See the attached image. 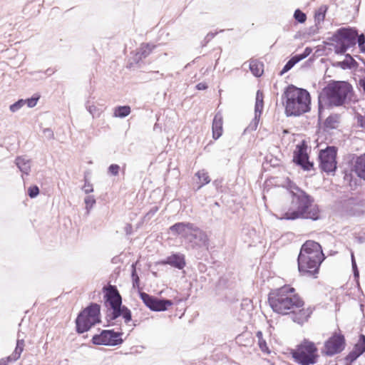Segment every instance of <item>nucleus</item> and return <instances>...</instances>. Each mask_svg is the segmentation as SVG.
<instances>
[{
	"instance_id": "f257e3e1",
	"label": "nucleus",
	"mask_w": 365,
	"mask_h": 365,
	"mask_svg": "<svg viewBox=\"0 0 365 365\" xmlns=\"http://www.w3.org/2000/svg\"><path fill=\"white\" fill-rule=\"evenodd\" d=\"M326 257L319 242L307 240L301 247L297 257L298 271L303 277L317 278L321 264Z\"/></svg>"
},
{
	"instance_id": "f03ea898",
	"label": "nucleus",
	"mask_w": 365,
	"mask_h": 365,
	"mask_svg": "<svg viewBox=\"0 0 365 365\" xmlns=\"http://www.w3.org/2000/svg\"><path fill=\"white\" fill-rule=\"evenodd\" d=\"M354 94L352 86L346 81H331L319 93L318 96V117L322 119L324 107L322 99L327 100V106L339 107L349 104Z\"/></svg>"
},
{
	"instance_id": "7ed1b4c3",
	"label": "nucleus",
	"mask_w": 365,
	"mask_h": 365,
	"mask_svg": "<svg viewBox=\"0 0 365 365\" xmlns=\"http://www.w3.org/2000/svg\"><path fill=\"white\" fill-rule=\"evenodd\" d=\"M314 201V197L305 191H299L292 197L291 207L287 211L282 213L280 219H309L313 221L319 220L321 211L318 205L313 204Z\"/></svg>"
},
{
	"instance_id": "20e7f679",
	"label": "nucleus",
	"mask_w": 365,
	"mask_h": 365,
	"mask_svg": "<svg viewBox=\"0 0 365 365\" xmlns=\"http://www.w3.org/2000/svg\"><path fill=\"white\" fill-rule=\"evenodd\" d=\"M103 304L106 308L104 327L115 325L113 321L121 317L124 322L128 324L132 321V312L125 305L123 304L122 297L115 285L108 284L103 287Z\"/></svg>"
},
{
	"instance_id": "39448f33",
	"label": "nucleus",
	"mask_w": 365,
	"mask_h": 365,
	"mask_svg": "<svg viewBox=\"0 0 365 365\" xmlns=\"http://www.w3.org/2000/svg\"><path fill=\"white\" fill-rule=\"evenodd\" d=\"M268 302L272 311L282 315L289 314L295 308H301L304 302L295 289L289 284L272 289L268 294Z\"/></svg>"
},
{
	"instance_id": "423d86ee",
	"label": "nucleus",
	"mask_w": 365,
	"mask_h": 365,
	"mask_svg": "<svg viewBox=\"0 0 365 365\" xmlns=\"http://www.w3.org/2000/svg\"><path fill=\"white\" fill-rule=\"evenodd\" d=\"M282 99L285 101L283 104L287 117L300 116L311 110V96L304 88L290 84L285 87Z\"/></svg>"
},
{
	"instance_id": "0eeeda50",
	"label": "nucleus",
	"mask_w": 365,
	"mask_h": 365,
	"mask_svg": "<svg viewBox=\"0 0 365 365\" xmlns=\"http://www.w3.org/2000/svg\"><path fill=\"white\" fill-rule=\"evenodd\" d=\"M101 305L91 302L82 309L76 319V331L78 334L88 331L92 327L101 322Z\"/></svg>"
},
{
	"instance_id": "6e6552de",
	"label": "nucleus",
	"mask_w": 365,
	"mask_h": 365,
	"mask_svg": "<svg viewBox=\"0 0 365 365\" xmlns=\"http://www.w3.org/2000/svg\"><path fill=\"white\" fill-rule=\"evenodd\" d=\"M358 30L353 27H341L338 29L328 40L336 44L329 43L334 47V52L338 55L344 54L348 49L356 44Z\"/></svg>"
},
{
	"instance_id": "1a4fd4ad",
	"label": "nucleus",
	"mask_w": 365,
	"mask_h": 365,
	"mask_svg": "<svg viewBox=\"0 0 365 365\" xmlns=\"http://www.w3.org/2000/svg\"><path fill=\"white\" fill-rule=\"evenodd\" d=\"M294 361L299 365H312L317 362L318 349L313 341L304 339L290 352Z\"/></svg>"
},
{
	"instance_id": "9d476101",
	"label": "nucleus",
	"mask_w": 365,
	"mask_h": 365,
	"mask_svg": "<svg viewBox=\"0 0 365 365\" xmlns=\"http://www.w3.org/2000/svg\"><path fill=\"white\" fill-rule=\"evenodd\" d=\"M337 149L335 146H327L319 153V166L322 172L327 174L335 173L336 167Z\"/></svg>"
},
{
	"instance_id": "9b49d317",
	"label": "nucleus",
	"mask_w": 365,
	"mask_h": 365,
	"mask_svg": "<svg viewBox=\"0 0 365 365\" xmlns=\"http://www.w3.org/2000/svg\"><path fill=\"white\" fill-rule=\"evenodd\" d=\"M123 332L115 331L114 329H102L99 334H94L91 342L94 345L115 346L123 343Z\"/></svg>"
},
{
	"instance_id": "f8f14e48",
	"label": "nucleus",
	"mask_w": 365,
	"mask_h": 365,
	"mask_svg": "<svg viewBox=\"0 0 365 365\" xmlns=\"http://www.w3.org/2000/svg\"><path fill=\"white\" fill-rule=\"evenodd\" d=\"M307 150V143L305 140H302L296 145V148L293 152L292 162L303 170L310 171L314 169V163L309 161Z\"/></svg>"
},
{
	"instance_id": "ddd939ff",
	"label": "nucleus",
	"mask_w": 365,
	"mask_h": 365,
	"mask_svg": "<svg viewBox=\"0 0 365 365\" xmlns=\"http://www.w3.org/2000/svg\"><path fill=\"white\" fill-rule=\"evenodd\" d=\"M140 298L144 304L153 312H164L173 304L171 299L159 298L144 292H139Z\"/></svg>"
},
{
	"instance_id": "4468645a",
	"label": "nucleus",
	"mask_w": 365,
	"mask_h": 365,
	"mask_svg": "<svg viewBox=\"0 0 365 365\" xmlns=\"http://www.w3.org/2000/svg\"><path fill=\"white\" fill-rule=\"evenodd\" d=\"M346 346V339L344 334L334 332L324 342V350L322 353L327 356H333L341 353Z\"/></svg>"
},
{
	"instance_id": "2eb2a0df",
	"label": "nucleus",
	"mask_w": 365,
	"mask_h": 365,
	"mask_svg": "<svg viewBox=\"0 0 365 365\" xmlns=\"http://www.w3.org/2000/svg\"><path fill=\"white\" fill-rule=\"evenodd\" d=\"M264 108V94L260 90L256 93L255 105V117L246 128L245 131H254L256 130L259 122L260 116L262 113Z\"/></svg>"
},
{
	"instance_id": "dca6fc26",
	"label": "nucleus",
	"mask_w": 365,
	"mask_h": 365,
	"mask_svg": "<svg viewBox=\"0 0 365 365\" xmlns=\"http://www.w3.org/2000/svg\"><path fill=\"white\" fill-rule=\"evenodd\" d=\"M187 239L199 247H207L209 245V238L207 233L195 224H193L192 228L189 232V238Z\"/></svg>"
},
{
	"instance_id": "f3484780",
	"label": "nucleus",
	"mask_w": 365,
	"mask_h": 365,
	"mask_svg": "<svg viewBox=\"0 0 365 365\" xmlns=\"http://www.w3.org/2000/svg\"><path fill=\"white\" fill-rule=\"evenodd\" d=\"M158 264L163 265L168 264L178 269H182L186 265L185 256L180 252L173 253L165 259L159 262Z\"/></svg>"
},
{
	"instance_id": "a211bd4d",
	"label": "nucleus",
	"mask_w": 365,
	"mask_h": 365,
	"mask_svg": "<svg viewBox=\"0 0 365 365\" xmlns=\"http://www.w3.org/2000/svg\"><path fill=\"white\" fill-rule=\"evenodd\" d=\"M193 223L189 222H176L169 227L173 235H181L185 238H189V232L192 228Z\"/></svg>"
},
{
	"instance_id": "6ab92c4d",
	"label": "nucleus",
	"mask_w": 365,
	"mask_h": 365,
	"mask_svg": "<svg viewBox=\"0 0 365 365\" xmlns=\"http://www.w3.org/2000/svg\"><path fill=\"white\" fill-rule=\"evenodd\" d=\"M299 309V310L298 312H295L294 309L291 310L289 314L294 322L303 324L310 317L313 309L311 307H308L307 309L301 307Z\"/></svg>"
},
{
	"instance_id": "aec40b11",
	"label": "nucleus",
	"mask_w": 365,
	"mask_h": 365,
	"mask_svg": "<svg viewBox=\"0 0 365 365\" xmlns=\"http://www.w3.org/2000/svg\"><path fill=\"white\" fill-rule=\"evenodd\" d=\"M24 339H17L16 341V346L15 348V350L12 353L11 355L4 358L1 359L0 360V365H7L9 362L11 361H16L21 356V354L22 353L24 350Z\"/></svg>"
},
{
	"instance_id": "412c9836",
	"label": "nucleus",
	"mask_w": 365,
	"mask_h": 365,
	"mask_svg": "<svg viewBox=\"0 0 365 365\" xmlns=\"http://www.w3.org/2000/svg\"><path fill=\"white\" fill-rule=\"evenodd\" d=\"M212 138L217 140L222 134V115L217 112L212 120Z\"/></svg>"
},
{
	"instance_id": "4be33fe9",
	"label": "nucleus",
	"mask_w": 365,
	"mask_h": 365,
	"mask_svg": "<svg viewBox=\"0 0 365 365\" xmlns=\"http://www.w3.org/2000/svg\"><path fill=\"white\" fill-rule=\"evenodd\" d=\"M354 170L359 178L365 180V153L357 157Z\"/></svg>"
},
{
	"instance_id": "5701e85b",
	"label": "nucleus",
	"mask_w": 365,
	"mask_h": 365,
	"mask_svg": "<svg viewBox=\"0 0 365 365\" xmlns=\"http://www.w3.org/2000/svg\"><path fill=\"white\" fill-rule=\"evenodd\" d=\"M15 164L22 174L29 175L31 171V160L22 156H18L15 159Z\"/></svg>"
},
{
	"instance_id": "b1692460",
	"label": "nucleus",
	"mask_w": 365,
	"mask_h": 365,
	"mask_svg": "<svg viewBox=\"0 0 365 365\" xmlns=\"http://www.w3.org/2000/svg\"><path fill=\"white\" fill-rule=\"evenodd\" d=\"M340 114L332 113L329 115L324 122V128L326 129H335L339 123Z\"/></svg>"
},
{
	"instance_id": "393cba45",
	"label": "nucleus",
	"mask_w": 365,
	"mask_h": 365,
	"mask_svg": "<svg viewBox=\"0 0 365 365\" xmlns=\"http://www.w3.org/2000/svg\"><path fill=\"white\" fill-rule=\"evenodd\" d=\"M195 176H197L199 180V182H197L198 185L195 189L196 191L199 190L204 185L208 184L211 180L210 176L208 175V173L205 172L204 170L197 171L195 173Z\"/></svg>"
},
{
	"instance_id": "a878e982",
	"label": "nucleus",
	"mask_w": 365,
	"mask_h": 365,
	"mask_svg": "<svg viewBox=\"0 0 365 365\" xmlns=\"http://www.w3.org/2000/svg\"><path fill=\"white\" fill-rule=\"evenodd\" d=\"M263 63L257 60H252L250 63V70L256 77H260L263 73Z\"/></svg>"
},
{
	"instance_id": "bb28decb",
	"label": "nucleus",
	"mask_w": 365,
	"mask_h": 365,
	"mask_svg": "<svg viewBox=\"0 0 365 365\" xmlns=\"http://www.w3.org/2000/svg\"><path fill=\"white\" fill-rule=\"evenodd\" d=\"M131 112L130 106H118L114 108L113 115L116 118H123L128 116Z\"/></svg>"
},
{
	"instance_id": "cd10ccee",
	"label": "nucleus",
	"mask_w": 365,
	"mask_h": 365,
	"mask_svg": "<svg viewBox=\"0 0 365 365\" xmlns=\"http://www.w3.org/2000/svg\"><path fill=\"white\" fill-rule=\"evenodd\" d=\"M301 61L300 57L297 54L292 56L290 59L286 63L281 71L279 75L282 76L289 70H291L297 63Z\"/></svg>"
},
{
	"instance_id": "c85d7f7f",
	"label": "nucleus",
	"mask_w": 365,
	"mask_h": 365,
	"mask_svg": "<svg viewBox=\"0 0 365 365\" xmlns=\"http://www.w3.org/2000/svg\"><path fill=\"white\" fill-rule=\"evenodd\" d=\"M345 59L344 60V70L356 69L359 67L358 62L353 58L350 53H345Z\"/></svg>"
},
{
	"instance_id": "c756f323",
	"label": "nucleus",
	"mask_w": 365,
	"mask_h": 365,
	"mask_svg": "<svg viewBox=\"0 0 365 365\" xmlns=\"http://www.w3.org/2000/svg\"><path fill=\"white\" fill-rule=\"evenodd\" d=\"M131 279L133 288L138 289V292H142L140 287V277L136 271V263H133L131 265Z\"/></svg>"
},
{
	"instance_id": "7c9ffc66",
	"label": "nucleus",
	"mask_w": 365,
	"mask_h": 365,
	"mask_svg": "<svg viewBox=\"0 0 365 365\" xmlns=\"http://www.w3.org/2000/svg\"><path fill=\"white\" fill-rule=\"evenodd\" d=\"M155 47V45L151 44L150 43H143L138 50L139 51L141 56L145 58Z\"/></svg>"
},
{
	"instance_id": "2f4dec72",
	"label": "nucleus",
	"mask_w": 365,
	"mask_h": 365,
	"mask_svg": "<svg viewBox=\"0 0 365 365\" xmlns=\"http://www.w3.org/2000/svg\"><path fill=\"white\" fill-rule=\"evenodd\" d=\"M256 336L258 339V346L260 350L264 353L269 354L270 351L266 341L263 339L262 332L261 331H258L256 333Z\"/></svg>"
},
{
	"instance_id": "473e14b6",
	"label": "nucleus",
	"mask_w": 365,
	"mask_h": 365,
	"mask_svg": "<svg viewBox=\"0 0 365 365\" xmlns=\"http://www.w3.org/2000/svg\"><path fill=\"white\" fill-rule=\"evenodd\" d=\"M360 355L352 349L344 358L345 365H352Z\"/></svg>"
},
{
	"instance_id": "72a5a7b5",
	"label": "nucleus",
	"mask_w": 365,
	"mask_h": 365,
	"mask_svg": "<svg viewBox=\"0 0 365 365\" xmlns=\"http://www.w3.org/2000/svg\"><path fill=\"white\" fill-rule=\"evenodd\" d=\"M327 10V6H321L314 14L315 21L318 23L323 21L325 19Z\"/></svg>"
},
{
	"instance_id": "f704fd0d",
	"label": "nucleus",
	"mask_w": 365,
	"mask_h": 365,
	"mask_svg": "<svg viewBox=\"0 0 365 365\" xmlns=\"http://www.w3.org/2000/svg\"><path fill=\"white\" fill-rule=\"evenodd\" d=\"M84 202L86 204L87 214H89L91 210L96 202V199L93 195H88L84 198Z\"/></svg>"
},
{
	"instance_id": "c9c22d12",
	"label": "nucleus",
	"mask_w": 365,
	"mask_h": 365,
	"mask_svg": "<svg viewBox=\"0 0 365 365\" xmlns=\"http://www.w3.org/2000/svg\"><path fill=\"white\" fill-rule=\"evenodd\" d=\"M294 18L295 21H297L298 23L303 24L307 20V15L299 9H297L295 10L294 13Z\"/></svg>"
},
{
	"instance_id": "e433bc0d",
	"label": "nucleus",
	"mask_w": 365,
	"mask_h": 365,
	"mask_svg": "<svg viewBox=\"0 0 365 365\" xmlns=\"http://www.w3.org/2000/svg\"><path fill=\"white\" fill-rule=\"evenodd\" d=\"M351 267L353 271V275L355 279H358L359 278V271L356 262L354 252L351 253Z\"/></svg>"
},
{
	"instance_id": "4c0bfd02",
	"label": "nucleus",
	"mask_w": 365,
	"mask_h": 365,
	"mask_svg": "<svg viewBox=\"0 0 365 365\" xmlns=\"http://www.w3.org/2000/svg\"><path fill=\"white\" fill-rule=\"evenodd\" d=\"M39 98V95L34 94L31 98L24 100L25 104H26L29 108H34L37 104V102L38 101Z\"/></svg>"
},
{
	"instance_id": "58836bf2",
	"label": "nucleus",
	"mask_w": 365,
	"mask_h": 365,
	"mask_svg": "<svg viewBox=\"0 0 365 365\" xmlns=\"http://www.w3.org/2000/svg\"><path fill=\"white\" fill-rule=\"evenodd\" d=\"M25 105L24 99H19L9 106V109L12 113H15L21 109Z\"/></svg>"
},
{
	"instance_id": "ea45409f",
	"label": "nucleus",
	"mask_w": 365,
	"mask_h": 365,
	"mask_svg": "<svg viewBox=\"0 0 365 365\" xmlns=\"http://www.w3.org/2000/svg\"><path fill=\"white\" fill-rule=\"evenodd\" d=\"M27 192H28V195L31 198H35L36 197H37L38 195V194L40 192V190L37 185H34L30 186L28 188Z\"/></svg>"
},
{
	"instance_id": "a19ab883",
	"label": "nucleus",
	"mask_w": 365,
	"mask_h": 365,
	"mask_svg": "<svg viewBox=\"0 0 365 365\" xmlns=\"http://www.w3.org/2000/svg\"><path fill=\"white\" fill-rule=\"evenodd\" d=\"M120 166L118 164H111L108 168V173L112 176H117L119 174Z\"/></svg>"
},
{
	"instance_id": "79ce46f5",
	"label": "nucleus",
	"mask_w": 365,
	"mask_h": 365,
	"mask_svg": "<svg viewBox=\"0 0 365 365\" xmlns=\"http://www.w3.org/2000/svg\"><path fill=\"white\" fill-rule=\"evenodd\" d=\"M158 211V207L154 206L143 217L144 221H148L151 217H153L155 213Z\"/></svg>"
},
{
	"instance_id": "37998d69",
	"label": "nucleus",
	"mask_w": 365,
	"mask_h": 365,
	"mask_svg": "<svg viewBox=\"0 0 365 365\" xmlns=\"http://www.w3.org/2000/svg\"><path fill=\"white\" fill-rule=\"evenodd\" d=\"M85 183L83 187V190L86 194H89L93 192V185L88 182L86 178H85Z\"/></svg>"
},
{
	"instance_id": "c03bdc74",
	"label": "nucleus",
	"mask_w": 365,
	"mask_h": 365,
	"mask_svg": "<svg viewBox=\"0 0 365 365\" xmlns=\"http://www.w3.org/2000/svg\"><path fill=\"white\" fill-rule=\"evenodd\" d=\"M143 58H144L141 56L139 51L137 49L134 56L131 59V62L130 63V66H132L133 64H134V63L135 64L138 63Z\"/></svg>"
},
{
	"instance_id": "a18cd8bd",
	"label": "nucleus",
	"mask_w": 365,
	"mask_h": 365,
	"mask_svg": "<svg viewBox=\"0 0 365 365\" xmlns=\"http://www.w3.org/2000/svg\"><path fill=\"white\" fill-rule=\"evenodd\" d=\"M353 349L361 356L365 352V345L356 343L354 344Z\"/></svg>"
},
{
	"instance_id": "49530a36",
	"label": "nucleus",
	"mask_w": 365,
	"mask_h": 365,
	"mask_svg": "<svg viewBox=\"0 0 365 365\" xmlns=\"http://www.w3.org/2000/svg\"><path fill=\"white\" fill-rule=\"evenodd\" d=\"M216 34L217 33L209 32L202 41V46H205L216 36Z\"/></svg>"
},
{
	"instance_id": "de8ad7c7",
	"label": "nucleus",
	"mask_w": 365,
	"mask_h": 365,
	"mask_svg": "<svg viewBox=\"0 0 365 365\" xmlns=\"http://www.w3.org/2000/svg\"><path fill=\"white\" fill-rule=\"evenodd\" d=\"M312 52V48L311 47H306L304 51L302 53L297 54L299 57H300L301 61L309 56Z\"/></svg>"
},
{
	"instance_id": "09e8293b",
	"label": "nucleus",
	"mask_w": 365,
	"mask_h": 365,
	"mask_svg": "<svg viewBox=\"0 0 365 365\" xmlns=\"http://www.w3.org/2000/svg\"><path fill=\"white\" fill-rule=\"evenodd\" d=\"M299 191H304V190L302 189H301L300 187H299L295 184L290 185L289 192H290L292 197H294V195H295L296 193L299 192Z\"/></svg>"
},
{
	"instance_id": "8fccbe9b",
	"label": "nucleus",
	"mask_w": 365,
	"mask_h": 365,
	"mask_svg": "<svg viewBox=\"0 0 365 365\" xmlns=\"http://www.w3.org/2000/svg\"><path fill=\"white\" fill-rule=\"evenodd\" d=\"M86 108L87 110L93 115V117H94L97 112L96 106L94 105H90L89 101H88L86 103Z\"/></svg>"
},
{
	"instance_id": "3c124183",
	"label": "nucleus",
	"mask_w": 365,
	"mask_h": 365,
	"mask_svg": "<svg viewBox=\"0 0 365 365\" xmlns=\"http://www.w3.org/2000/svg\"><path fill=\"white\" fill-rule=\"evenodd\" d=\"M357 124L359 127L365 129V115H356Z\"/></svg>"
},
{
	"instance_id": "603ef678",
	"label": "nucleus",
	"mask_w": 365,
	"mask_h": 365,
	"mask_svg": "<svg viewBox=\"0 0 365 365\" xmlns=\"http://www.w3.org/2000/svg\"><path fill=\"white\" fill-rule=\"evenodd\" d=\"M43 133L44 136L48 139L51 140L53 139L54 137V134L53 130L51 128H45L43 130Z\"/></svg>"
},
{
	"instance_id": "864d4df0",
	"label": "nucleus",
	"mask_w": 365,
	"mask_h": 365,
	"mask_svg": "<svg viewBox=\"0 0 365 365\" xmlns=\"http://www.w3.org/2000/svg\"><path fill=\"white\" fill-rule=\"evenodd\" d=\"M356 43H358L359 46L365 44V35L364 34H358V36L356 37Z\"/></svg>"
},
{
	"instance_id": "5fc2aeb1",
	"label": "nucleus",
	"mask_w": 365,
	"mask_h": 365,
	"mask_svg": "<svg viewBox=\"0 0 365 365\" xmlns=\"http://www.w3.org/2000/svg\"><path fill=\"white\" fill-rule=\"evenodd\" d=\"M358 85L362 89L363 92L365 93V76H363L359 78L358 81Z\"/></svg>"
},
{
	"instance_id": "6e6d98bb",
	"label": "nucleus",
	"mask_w": 365,
	"mask_h": 365,
	"mask_svg": "<svg viewBox=\"0 0 365 365\" xmlns=\"http://www.w3.org/2000/svg\"><path fill=\"white\" fill-rule=\"evenodd\" d=\"M195 88H196V89H197L199 91H204V90H206L208 88V86L206 83L201 82V83H197L196 85Z\"/></svg>"
},
{
	"instance_id": "4d7b16f0",
	"label": "nucleus",
	"mask_w": 365,
	"mask_h": 365,
	"mask_svg": "<svg viewBox=\"0 0 365 365\" xmlns=\"http://www.w3.org/2000/svg\"><path fill=\"white\" fill-rule=\"evenodd\" d=\"M356 343L364 344V345H365V335L363 334H360L359 336L358 341Z\"/></svg>"
},
{
	"instance_id": "13d9d810",
	"label": "nucleus",
	"mask_w": 365,
	"mask_h": 365,
	"mask_svg": "<svg viewBox=\"0 0 365 365\" xmlns=\"http://www.w3.org/2000/svg\"><path fill=\"white\" fill-rule=\"evenodd\" d=\"M344 61H337V62H336V63H334L333 64L334 66L339 67V68H341L343 70H344Z\"/></svg>"
},
{
	"instance_id": "bf43d9fd",
	"label": "nucleus",
	"mask_w": 365,
	"mask_h": 365,
	"mask_svg": "<svg viewBox=\"0 0 365 365\" xmlns=\"http://www.w3.org/2000/svg\"><path fill=\"white\" fill-rule=\"evenodd\" d=\"M53 73H54V71L51 68L46 69V71L44 72L45 74L48 75V76L52 75Z\"/></svg>"
},
{
	"instance_id": "052dcab7",
	"label": "nucleus",
	"mask_w": 365,
	"mask_h": 365,
	"mask_svg": "<svg viewBox=\"0 0 365 365\" xmlns=\"http://www.w3.org/2000/svg\"><path fill=\"white\" fill-rule=\"evenodd\" d=\"M356 58L359 61H361V63H363V64L365 66V59H364L363 57H361V56H359V55H357V56H356Z\"/></svg>"
},
{
	"instance_id": "680f3d73",
	"label": "nucleus",
	"mask_w": 365,
	"mask_h": 365,
	"mask_svg": "<svg viewBox=\"0 0 365 365\" xmlns=\"http://www.w3.org/2000/svg\"><path fill=\"white\" fill-rule=\"evenodd\" d=\"M359 48L361 53H365V44H363V46H359Z\"/></svg>"
},
{
	"instance_id": "e2e57ef3",
	"label": "nucleus",
	"mask_w": 365,
	"mask_h": 365,
	"mask_svg": "<svg viewBox=\"0 0 365 365\" xmlns=\"http://www.w3.org/2000/svg\"><path fill=\"white\" fill-rule=\"evenodd\" d=\"M309 30H310V31H309V34H314V33H315V27H314V26L311 27V28L309 29Z\"/></svg>"
},
{
	"instance_id": "0e129e2a",
	"label": "nucleus",
	"mask_w": 365,
	"mask_h": 365,
	"mask_svg": "<svg viewBox=\"0 0 365 365\" xmlns=\"http://www.w3.org/2000/svg\"><path fill=\"white\" fill-rule=\"evenodd\" d=\"M359 71L365 73V68H361L359 69Z\"/></svg>"
},
{
	"instance_id": "69168bd1",
	"label": "nucleus",
	"mask_w": 365,
	"mask_h": 365,
	"mask_svg": "<svg viewBox=\"0 0 365 365\" xmlns=\"http://www.w3.org/2000/svg\"><path fill=\"white\" fill-rule=\"evenodd\" d=\"M213 183H214L215 185H218L217 180H215V181L213 182Z\"/></svg>"
}]
</instances>
